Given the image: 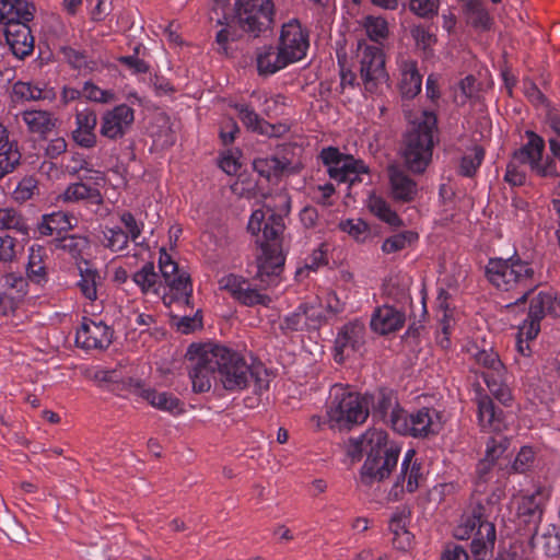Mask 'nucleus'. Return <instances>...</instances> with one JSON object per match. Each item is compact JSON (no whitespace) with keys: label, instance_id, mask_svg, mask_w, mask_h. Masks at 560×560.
I'll return each mask as SVG.
<instances>
[{"label":"nucleus","instance_id":"1","mask_svg":"<svg viewBox=\"0 0 560 560\" xmlns=\"http://www.w3.org/2000/svg\"><path fill=\"white\" fill-rule=\"evenodd\" d=\"M264 209L255 210L248 221V231L256 235L260 231L261 237L257 241L260 254L257 257V276H278L284 264L282 254V234L284 231L283 215L291 209V198L287 191L280 190L266 198Z\"/></svg>","mask_w":560,"mask_h":560},{"label":"nucleus","instance_id":"2","mask_svg":"<svg viewBox=\"0 0 560 560\" xmlns=\"http://www.w3.org/2000/svg\"><path fill=\"white\" fill-rule=\"evenodd\" d=\"M210 349L208 362L214 364L215 380L225 390L241 392L252 383L257 395L268 390L270 375L260 362L253 359L248 362L244 355L224 346L210 345Z\"/></svg>","mask_w":560,"mask_h":560},{"label":"nucleus","instance_id":"3","mask_svg":"<svg viewBox=\"0 0 560 560\" xmlns=\"http://www.w3.org/2000/svg\"><path fill=\"white\" fill-rule=\"evenodd\" d=\"M494 512V503L489 497L474 498L469 506L464 511L458 525L454 530L457 539L471 541V553L474 560H486L492 551L495 542V526L491 522Z\"/></svg>","mask_w":560,"mask_h":560},{"label":"nucleus","instance_id":"4","mask_svg":"<svg viewBox=\"0 0 560 560\" xmlns=\"http://www.w3.org/2000/svg\"><path fill=\"white\" fill-rule=\"evenodd\" d=\"M488 280L501 291H518L516 303H524L536 287L535 270L518 257L490 259L486 267Z\"/></svg>","mask_w":560,"mask_h":560},{"label":"nucleus","instance_id":"5","mask_svg":"<svg viewBox=\"0 0 560 560\" xmlns=\"http://www.w3.org/2000/svg\"><path fill=\"white\" fill-rule=\"evenodd\" d=\"M366 399L348 385H332L326 412L330 427L350 430L352 427L365 422L369 417Z\"/></svg>","mask_w":560,"mask_h":560},{"label":"nucleus","instance_id":"6","mask_svg":"<svg viewBox=\"0 0 560 560\" xmlns=\"http://www.w3.org/2000/svg\"><path fill=\"white\" fill-rule=\"evenodd\" d=\"M435 126V116L424 113L423 121L406 135L402 158L412 173H423L431 162Z\"/></svg>","mask_w":560,"mask_h":560},{"label":"nucleus","instance_id":"7","mask_svg":"<svg viewBox=\"0 0 560 560\" xmlns=\"http://www.w3.org/2000/svg\"><path fill=\"white\" fill-rule=\"evenodd\" d=\"M357 57L360 63L359 71L363 91L369 94L381 93L389 80L383 49L376 45H370L365 40H360Z\"/></svg>","mask_w":560,"mask_h":560},{"label":"nucleus","instance_id":"8","mask_svg":"<svg viewBox=\"0 0 560 560\" xmlns=\"http://www.w3.org/2000/svg\"><path fill=\"white\" fill-rule=\"evenodd\" d=\"M548 499L547 491L539 487L532 493L516 498L515 525L521 537L535 547L537 532L542 521L544 506Z\"/></svg>","mask_w":560,"mask_h":560},{"label":"nucleus","instance_id":"9","mask_svg":"<svg viewBox=\"0 0 560 560\" xmlns=\"http://www.w3.org/2000/svg\"><path fill=\"white\" fill-rule=\"evenodd\" d=\"M441 429L442 416L440 411L429 407H422L411 412L400 411L393 421L395 432L412 438L435 435Z\"/></svg>","mask_w":560,"mask_h":560},{"label":"nucleus","instance_id":"10","mask_svg":"<svg viewBox=\"0 0 560 560\" xmlns=\"http://www.w3.org/2000/svg\"><path fill=\"white\" fill-rule=\"evenodd\" d=\"M235 13L240 27L254 36L270 30L275 23L272 0H236Z\"/></svg>","mask_w":560,"mask_h":560},{"label":"nucleus","instance_id":"11","mask_svg":"<svg viewBox=\"0 0 560 560\" xmlns=\"http://www.w3.org/2000/svg\"><path fill=\"white\" fill-rule=\"evenodd\" d=\"M320 159L327 166L330 178L338 183H349L350 186L361 183L362 175L369 173V167L362 160L341 153L337 148L328 147L320 151Z\"/></svg>","mask_w":560,"mask_h":560},{"label":"nucleus","instance_id":"12","mask_svg":"<svg viewBox=\"0 0 560 560\" xmlns=\"http://www.w3.org/2000/svg\"><path fill=\"white\" fill-rule=\"evenodd\" d=\"M474 358L476 363L485 369L482 377L489 392L502 405L508 406L512 401V394L509 386L504 383L505 368L499 354L493 350H479L475 353Z\"/></svg>","mask_w":560,"mask_h":560},{"label":"nucleus","instance_id":"13","mask_svg":"<svg viewBox=\"0 0 560 560\" xmlns=\"http://www.w3.org/2000/svg\"><path fill=\"white\" fill-rule=\"evenodd\" d=\"M413 448H409L402 458L400 471L387 494L390 502L399 501L405 492L412 493L418 490L424 479L422 462L417 458Z\"/></svg>","mask_w":560,"mask_h":560},{"label":"nucleus","instance_id":"14","mask_svg":"<svg viewBox=\"0 0 560 560\" xmlns=\"http://www.w3.org/2000/svg\"><path fill=\"white\" fill-rule=\"evenodd\" d=\"M219 288L226 291L236 302L245 306H269L271 298L253 281L234 273L223 276Z\"/></svg>","mask_w":560,"mask_h":560},{"label":"nucleus","instance_id":"15","mask_svg":"<svg viewBox=\"0 0 560 560\" xmlns=\"http://www.w3.org/2000/svg\"><path fill=\"white\" fill-rule=\"evenodd\" d=\"M278 48L295 63L306 57L310 48V32L296 19L284 23L281 27Z\"/></svg>","mask_w":560,"mask_h":560},{"label":"nucleus","instance_id":"16","mask_svg":"<svg viewBox=\"0 0 560 560\" xmlns=\"http://www.w3.org/2000/svg\"><path fill=\"white\" fill-rule=\"evenodd\" d=\"M135 109L127 104H119L105 110L100 120V135L110 141L122 139L132 128Z\"/></svg>","mask_w":560,"mask_h":560},{"label":"nucleus","instance_id":"17","mask_svg":"<svg viewBox=\"0 0 560 560\" xmlns=\"http://www.w3.org/2000/svg\"><path fill=\"white\" fill-rule=\"evenodd\" d=\"M366 340V328L359 319L345 324L335 338V361L343 362L347 358L360 352Z\"/></svg>","mask_w":560,"mask_h":560},{"label":"nucleus","instance_id":"18","mask_svg":"<svg viewBox=\"0 0 560 560\" xmlns=\"http://www.w3.org/2000/svg\"><path fill=\"white\" fill-rule=\"evenodd\" d=\"M113 329L103 320H94L84 317L77 329L75 343L78 347L92 350L107 349L113 342Z\"/></svg>","mask_w":560,"mask_h":560},{"label":"nucleus","instance_id":"19","mask_svg":"<svg viewBox=\"0 0 560 560\" xmlns=\"http://www.w3.org/2000/svg\"><path fill=\"white\" fill-rule=\"evenodd\" d=\"M399 455L390 451L387 455H368L361 467V482L365 486H373L388 478L396 468Z\"/></svg>","mask_w":560,"mask_h":560},{"label":"nucleus","instance_id":"20","mask_svg":"<svg viewBox=\"0 0 560 560\" xmlns=\"http://www.w3.org/2000/svg\"><path fill=\"white\" fill-rule=\"evenodd\" d=\"M160 271L168 287L171 302L188 304L192 293L190 277L185 271H179L177 264H164Z\"/></svg>","mask_w":560,"mask_h":560},{"label":"nucleus","instance_id":"21","mask_svg":"<svg viewBox=\"0 0 560 560\" xmlns=\"http://www.w3.org/2000/svg\"><path fill=\"white\" fill-rule=\"evenodd\" d=\"M364 398H368V410H372V416L385 422L393 429V421L395 416L405 409L398 404L397 397L388 390L381 389L374 394H364Z\"/></svg>","mask_w":560,"mask_h":560},{"label":"nucleus","instance_id":"22","mask_svg":"<svg viewBox=\"0 0 560 560\" xmlns=\"http://www.w3.org/2000/svg\"><path fill=\"white\" fill-rule=\"evenodd\" d=\"M4 36L11 51L19 59L31 55L34 50V37L30 22L4 24Z\"/></svg>","mask_w":560,"mask_h":560},{"label":"nucleus","instance_id":"23","mask_svg":"<svg viewBox=\"0 0 560 560\" xmlns=\"http://www.w3.org/2000/svg\"><path fill=\"white\" fill-rule=\"evenodd\" d=\"M97 115L94 110L84 109L75 114V128L72 130V139L83 149H93L97 144Z\"/></svg>","mask_w":560,"mask_h":560},{"label":"nucleus","instance_id":"24","mask_svg":"<svg viewBox=\"0 0 560 560\" xmlns=\"http://www.w3.org/2000/svg\"><path fill=\"white\" fill-rule=\"evenodd\" d=\"M406 322L405 312L392 306L383 305L377 307L371 317V328L380 335H387L402 328Z\"/></svg>","mask_w":560,"mask_h":560},{"label":"nucleus","instance_id":"25","mask_svg":"<svg viewBox=\"0 0 560 560\" xmlns=\"http://www.w3.org/2000/svg\"><path fill=\"white\" fill-rule=\"evenodd\" d=\"M210 353V345L202 346L200 349V354L198 355L195 365L189 372V377L191 380L192 389L195 393H206L210 390L211 380L212 377L215 378L217 376L214 364H210L208 362Z\"/></svg>","mask_w":560,"mask_h":560},{"label":"nucleus","instance_id":"26","mask_svg":"<svg viewBox=\"0 0 560 560\" xmlns=\"http://www.w3.org/2000/svg\"><path fill=\"white\" fill-rule=\"evenodd\" d=\"M476 404L481 429L490 432H501L504 428L503 411L498 409L492 399L481 392L477 393Z\"/></svg>","mask_w":560,"mask_h":560},{"label":"nucleus","instance_id":"27","mask_svg":"<svg viewBox=\"0 0 560 560\" xmlns=\"http://www.w3.org/2000/svg\"><path fill=\"white\" fill-rule=\"evenodd\" d=\"M400 72L399 90L404 97L413 98L422 86V75L419 73L417 61L411 58L401 57L398 60Z\"/></svg>","mask_w":560,"mask_h":560},{"label":"nucleus","instance_id":"28","mask_svg":"<svg viewBox=\"0 0 560 560\" xmlns=\"http://www.w3.org/2000/svg\"><path fill=\"white\" fill-rule=\"evenodd\" d=\"M392 197L401 202L412 201L418 194L417 183L398 166L388 167Z\"/></svg>","mask_w":560,"mask_h":560},{"label":"nucleus","instance_id":"29","mask_svg":"<svg viewBox=\"0 0 560 560\" xmlns=\"http://www.w3.org/2000/svg\"><path fill=\"white\" fill-rule=\"evenodd\" d=\"M21 156L18 142L10 140L8 128L0 121V180L18 167Z\"/></svg>","mask_w":560,"mask_h":560},{"label":"nucleus","instance_id":"30","mask_svg":"<svg viewBox=\"0 0 560 560\" xmlns=\"http://www.w3.org/2000/svg\"><path fill=\"white\" fill-rule=\"evenodd\" d=\"M35 10L28 0H0V24L31 22Z\"/></svg>","mask_w":560,"mask_h":560},{"label":"nucleus","instance_id":"31","mask_svg":"<svg viewBox=\"0 0 560 560\" xmlns=\"http://www.w3.org/2000/svg\"><path fill=\"white\" fill-rule=\"evenodd\" d=\"M411 510L408 506L400 505L393 512L388 528L394 535V545L399 549H407L412 541V535L407 529L410 523Z\"/></svg>","mask_w":560,"mask_h":560},{"label":"nucleus","instance_id":"32","mask_svg":"<svg viewBox=\"0 0 560 560\" xmlns=\"http://www.w3.org/2000/svg\"><path fill=\"white\" fill-rule=\"evenodd\" d=\"M138 394L152 407L173 416L180 415L184 411V404L171 393L158 392L149 387H139Z\"/></svg>","mask_w":560,"mask_h":560},{"label":"nucleus","instance_id":"33","mask_svg":"<svg viewBox=\"0 0 560 560\" xmlns=\"http://www.w3.org/2000/svg\"><path fill=\"white\" fill-rule=\"evenodd\" d=\"M546 315L560 318V300L552 292L540 291L530 299L527 317L540 323Z\"/></svg>","mask_w":560,"mask_h":560},{"label":"nucleus","instance_id":"34","mask_svg":"<svg viewBox=\"0 0 560 560\" xmlns=\"http://www.w3.org/2000/svg\"><path fill=\"white\" fill-rule=\"evenodd\" d=\"M78 224V219L70 213L56 211L42 217L37 225V232L40 236H52L73 229Z\"/></svg>","mask_w":560,"mask_h":560},{"label":"nucleus","instance_id":"35","mask_svg":"<svg viewBox=\"0 0 560 560\" xmlns=\"http://www.w3.org/2000/svg\"><path fill=\"white\" fill-rule=\"evenodd\" d=\"M361 448L365 451L368 455H387L390 451L396 452V455L400 454V447L390 442L387 433L381 429L368 430L362 435Z\"/></svg>","mask_w":560,"mask_h":560},{"label":"nucleus","instance_id":"36","mask_svg":"<svg viewBox=\"0 0 560 560\" xmlns=\"http://www.w3.org/2000/svg\"><path fill=\"white\" fill-rule=\"evenodd\" d=\"M289 65L292 63L278 46H265L257 54V69L259 74L270 75L284 69Z\"/></svg>","mask_w":560,"mask_h":560},{"label":"nucleus","instance_id":"37","mask_svg":"<svg viewBox=\"0 0 560 560\" xmlns=\"http://www.w3.org/2000/svg\"><path fill=\"white\" fill-rule=\"evenodd\" d=\"M78 269L80 279L77 282V287L81 294L91 302L97 300L98 287L102 285L100 272L88 260H83V265H79Z\"/></svg>","mask_w":560,"mask_h":560},{"label":"nucleus","instance_id":"38","mask_svg":"<svg viewBox=\"0 0 560 560\" xmlns=\"http://www.w3.org/2000/svg\"><path fill=\"white\" fill-rule=\"evenodd\" d=\"M527 142L514 152L515 160L528 164L530 170L542 160L545 140L534 131H526Z\"/></svg>","mask_w":560,"mask_h":560},{"label":"nucleus","instance_id":"39","mask_svg":"<svg viewBox=\"0 0 560 560\" xmlns=\"http://www.w3.org/2000/svg\"><path fill=\"white\" fill-rule=\"evenodd\" d=\"M467 23L479 32L490 31L493 19L479 0H467L464 7Z\"/></svg>","mask_w":560,"mask_h":560},{"label":"nucleus","instance_id":"40","mask_svg":"<svg viewBox=\"0 0 560 560\" xmlns=\"http://www.w3.org/2000/svg\"><path fill=\"white\" fill-rule=\"evenodd\" d=\"M253 166L260 176L267 179L296 171V167L292 166L285 159L277 156L256 159Z\"/></svg>","mask_w":560,"mask_h":560},{"label":"nucleus","instance_id":"41","mask_svg":"<svg viewBox=\"0 0 560 560\" xmlns=\"http://www.w3.org/2000/svg\"><path fill=\"white\" fill-rule=\"evenodd\" d=\"M21 115L22 120L32 133L45 136L56 126L55 117L46 110H24Z\"/></svg>","mask_w":560,"mask_h":560},{"label":"nucleus","instance_id":"42","mask_svg":"<svg viewBox=\"0 0 560 560\" xmlns=\"http://www.w3.org/2000/svg\"><path fill=\"white\" fill-rule=\"evenodd\" d=\"M62 200L78 202L85 200L91 205H101L103 197L97 188L85 185L82 182L70 184L62 194Z\"/></svg>","mask_w":560,"mask_h":560},{"label":"nucleus","instance_id":"43","mask_svg":"<svg viewBox=\"0 0 560 560\" xmlns=\"http://www.w3.org/2000/svg\"><path fill=\"white\" fill-rule=\"evenodd\" d=\"M240 119L250 130L261 135L273 136L275 127L261 119L258 114L246 104H235Z\"/></svg>","mask_w":560,"mask_h":560},{"label":"nucleus","instance_id":"44","mask_svg":"<svg viewBox=\"0 0 560 560\" xmlns=\"http://www.w3.org/2000/svg\"><path fill=\"white\" fill-rule=\"evenodd\" d=\"M101 243L112 253H120L128 248L130 240L121 226L105 225L102 231Z\"/></svg>","mask_w":560,"mask_h":560},{"label":"nucleus","instance_id":"45","mask_svg":"<svg viewBox=\"0 0 560 560\" xmlns=\"http://www.w3.org/2000/svg\"><path fill=\"white\" fill-rule=\"evenodd\" d=\"M44 257L45 250L42 247H31L26 271L30 280L37 284L45 283L48 279Z\"/></svg>","mask_w":560,"mask_h":560},{"label":"nucleus","instance_id":"46","mask_svg":"<svg viewBox=\"0 0 560 560\" xmlns=\"http://www.w3.org/2000/svg\"><path fill=\"white\" fill-rule=\"evenodd\" d=\"M132 280L140 288L142 293L159 294V275L154 271V265L152 262H147L140 270L135 272Z\"/></svg>","mask_w":560,"mask_h":560},{"label":"nucleus","instance_id":"47","mask_svg":"<svg viewBox=\"0 0 560 560\" xmlns=\"http://www.w3.org/2000/svg\"><path fill=\"white\" fill-rule=\"evenodd\" d=\"M412 39L415 40L416 47L422 51L425 58L433 55V46L436 44V35L431 31L429 26L415 25L410 30Z\"/></svg>","mask_w":560,"mask_h":560},{"label":"nucleus","instance_id":"48","mask_svg":"<svg viewBox=\"0 0 560 560\" xmlns=\"http://www.w3.org/2000/svg\"><path fill=\"white\" fill-rule=\"evenodd\" d=\"M410 279L407 277H390L385 283V294L397 303H407L410 299L409 295Z\"/></svg>","mask_w":560,"mask_h":560},{"label":"nucleus","instance_id":"49","mask_svg":"<svg viewBox=\"0 0 560 560\" xmlns=\"http://www.w3.org/2000/svg\"><path fill=\"white\" fill-rule=\"evenodd\" d=\"M486 441L485 457L482 460L495 464V462L508 451L510 440L501 432H493Z\"/></svg>","mask_w":560,"mask_h":560},{"label":"nucleus","instance_id":"50","mask_svg":"<svg viewBox=\"0 0 560 560\" xmlns=\"http://www.w3.org/2000/svg\"><path fill=\"white\" fill-rule=\"evenodd\" d=\"M369 209L380 220L386 222L392 226L401 225V219L395 211L392 210L389 205L381 197L371 196L369 199Z\"/></svg>","mask_w":560,"mask_h":560},{"label":"nucleus","instance_id":"51","mask_svg":"<svg viewBox=\"0 0 560 560\" xmlns=\"http://www.w3.org/2000/svg\"><path fill=\"white\" fill-rule=\"evenodd\" d=\"M366 36L376 44H382L388 37L387 21L382 16L368 15L362 23Z\"/></svg>","mask_w":560,"mask_h":560},{"label":"nucleus","instance_id":"52","mask_svg":"<svg viewBox=\"0 0 560 560\" xmlns=\"http://www.w3.org/2000/svg\"><path fill=\"white\" fill-rule=\"evenodd\" d=\"M60 247L73 259L85 260L84 255L90 249V241L85 236L69 235L60 240ZM79 265H83V261H81Z\"/></svg>","mask_w":560,"mask_h":560},{"label":"nucleus","instance_id":"53","mask_svg":"<svg viewBox=\"0 0 560 560\" xmlns=\"http://www.w3.org/2000/svg\"><path fill=\"white\" fill-rule=\"evenodd\" d=\"M14 230L22 234L28 233V226L22 214L13 208L0 209V231Z\"/></svg>","mask_w":560,"mask_h":560},{"label":"nucleus","instance_id":"54","mask_svg":"<svg viewBox=\"0 0 560 560\" xmlns=\"http://www.w3.org/2000/svg\"><path fill=\"white\" fill-rule=\"evenodd\" d=\"M418 235L411 231L397 233L386 238L382 244V250L385 254H393L405 249L409 244L415 242Z\"/></svg>","mask_w":560,"mask_h":560},{"label":"nucleus","instance_id":"55","mask_svg":"<svg viewBox=\"0 0 560 560\" xmlns=\"http://www.w3.org/2000/svg\"><path fill=\"white\" fill-rule=\"evenodd\" d=\"M13 95L22 101H39L46 98L45 91L39 84L23 81L14 83Z\"/></svg>","mask_w":560,"mask_h":560},{"label":"nucleus","instance_id":"56","mask_svg":"<svg viewBox=\"0 0 560 560\" xmlns=\"http://www.w3.org/2000/svg\"><path fill=\"white\" fill-rule=\"evenodd\" d=\"M493 464L480 460L476 467L475 493L485 495L488 492L489 483L493 479Z\"/></svg>","mask_w":560,"mask_h":560},{"label":"nucleus","instance_id":"57","mask_svg":"<svg viewBox=\"0 0 560 560\" xmlns=\"http://www.w3.org/2000/svg\"><path fill=\"white\" fill-rule=\"evenodd\" d=\"M485 151L480 147H474L462 158L459 164L460 174L467 177L472 176L481 165Z\"/></svg>","mask_w":560,"mask_h":560},{"label":"nucleus","instance_id":"58","mask_svg":"<svg viewBox=\"0 0 560 560\" xmlns=\"http://www.w3.org/2000/svg\"><path fill=\"white\" fill-rule=\"evenodd\" d=\"M541 544L545 553L548 557H555L560 551V537L556 533V526L548 525L545 527L544 533L536 539L535 546Z\"/></svg>","mask_w":560,"mask_h":560},{"label":"nucleus","instance_id":"59","mask_svg":"<svg viewBox=\"0 0 560 560\" xmlns=\"http://www.w3.org/2000/svg\"><path fill=\"white\" fill-rule=\"evenodd\" d=\"M119 220L122 226L125 228L126 235L136 245H140L139 238L143 232L144 223L136 219V217L129 212L124 211L119 214Z\"/></svg>","mask_w":560,"mask_h":560},{"label":"nucleus","instance_id":"60","mask_svg":"<svg viewBox=\"0 0 560 560\" xmlns=\"http://www.w3.org/2000/svg\"><path fill=\"white\" fill-rule=\"evenodd\" d=\"M36 194H38L37 180L34 177L28 176L19 182L18 186L12 192V198L15 201L22 203L33 198V196Z\"/></svg>","mask_w":560,"mask_h":560},{"label":"nucleus","instance_id":"61","mask_svg":"<svg viewBox=\"0 0 560 560\" xmlns=\"http://www.w3.org/2000/svg\"><path fill=\"white\" fill-rule=\"evenodd\" d=\"M22 249L14 237L0 235V262L10 264L14 261Z\"/></svg>","mask_w":560,"mask_h":560},{"label":"nucleus","instance_id":"62","mask_svg":"<svg viewBox=\"0 0 560 560\" xmlns=\"http://www.w3.org/2000/svg\"><path fill=\"white\" fill-rule=\"evenodd\" d=\"M82 95L95 103L107 104L115 101V93L110 90H103L92 82H85L82 89Z\"/></svg>","mask_w":560,"mask_h":560},{"label":"nucleus","instance_id":"63","mask_svg":"<svg viewBox=\"0 0 560 560\" xmlns=\"http://www.w3.org/2000/svg\"><path fill=\"white\" fill-rule=\"evenodd\" d=\"M342 232L347 233L358 242H363L369 235V226L361 219H348L339 223Z\"/></svg>","mask_w":560,"mask_h":560},{"label":"nucleus","instance_id":"64","mask_svg":"<svg viewBox=\"0 0 560 560\" xmlns=\"http://www.w3.org/2000/svg\"><path fill=\"white\" fill-rule=\"evenodd\" d=\"M525 165V163L515 160L513 155L506 165L504 180L512 186H522L526 180Z\"/></svg>","mask_w":560,"mask_h":560}]
</instances>
